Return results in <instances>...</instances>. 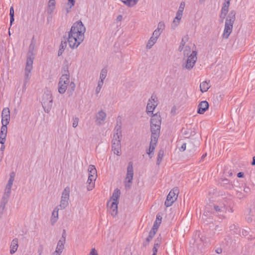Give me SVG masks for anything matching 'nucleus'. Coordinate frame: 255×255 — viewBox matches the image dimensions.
I'll list each match as a JSON object with an SVG mask.
<instances>
[{"instance_id":"f257e3e1","label":"nucleus","mask_w":255,"mask_h":255,"mask_svg":"<svg viewBox=\"0 0 255 255\" xmlns=\"http://www.w3.org/2000/svg\"><path fill=\"white\" fill-rule=\"evenodd\" d=\"M86 28L82 22L79 20L74 23L68 32V42L69 46L74 49L83 41Z\"/></svg>"},{"instance_id":"f03ea898","label":"nucleus","mask_w":255,"mask_h":255,"mask_svg":"<svg viewBox=\"0 0 255 255\" xmlns=\"http://www.w3.org/2000/svg\"><path fill=\"white\" fill-rule=\"evenodd\" d=\"M34 49V45L31 43L29 46V50L27 55L26 64L25 68L24 75L23 86V89L25 90L26 85L31 78V71L32 69V65L34 56L33 50Z\"/></svg>"},{"instance_id":"7ed1b4c3","label":"nucleus","mask_w":255,"mask_h":255,"mask_svg":"<svg viewBox=\"0 0 255 255\" xmlns=\"http://www.w3.org/2000/svg\"><path fill=\"white\" fill-rule=\"evenodd\" d=\"M236 12L235 10H231L226 17L225 27L222 34V37L228 39L232 33L233 24L236 19Z\"/></svg>"},{"instance_id":"20e7f679","label":"nucleus","mask_w":255,"mask_h":255,"mask_svg":"<svg viewBox=\"0 0 255 255\" xmlns=\"http://www.w3.org/2000/svg\"><path fill=\"white\" fill-rule=\"evenodd\" d=\"M41 104L45 112L48 113L52 108L53 104L52 96L50 92L47 91L44 93Z\"/></svg>"},{"instance_id":"39448f33","label":"nucleus","mask_w":255,"mask_h":255,"mask_svg":"<svg viewBox=\"0 0 255 255\" xmlns=\"http://www.w3.org/2000/svg\"><path fill=\"white\" fill-rule=\"evenodd\" d=\"M179 194V189L177 187H175L172 189L167 196L165 201L164 205L166 207L171 206L174 202L177 199Z\"/></svg>"},{"instance_id":"423d86ee","label":"nucleus","mask_w":255,"mask_h":255,"mask_svg":"<svg viewBox=\"0 0 255 255\" xmlns=\"http://www.w3.org/2000/svg\"><path fill=\"white\" fill-rule=\"evenodd\" d=\"M69 194L70 188L69 187H66L62 192L60 204L58 206L60 210H63L65 209L66 207L68 205Z\"/></svg>"},{"instance_id":"0eeeda50","label":"nucleus","mask_w":255,"mask_h":255,"mask_svg":"<svg viewBox=\"0 0 255 255\" xmlns=\"http://www.w3.org/2000/svg\"><path fill=\"white\" fill-rule=\"evenodd\" d=\"M11 187H5L3 195L0 205V216H1L5 210V205L8 202L9 196L11 194Z\"/></svg>"},{"instance_id":"6e6552de","label":"nucleus","mask_w":255,"mask_h":255,"mask_svg":"<svg viewBox=\"0 0 255 255\" xmlns=\"http://www.w3.org/2000/svg\"><path fill=\"white\" fill-rule=\"evenodd\" d=\"M157 97L155 95H152L150 98L148 100V103L146 106V113L149 116L153 115V112L156 106Z\"/></svg>"},{"instance_id":"1a4fd4ad","label":"nucleus","mask_w":255,"mask_h":255,"mask_svg":"<svg viewBox=\"0 0 255 255\" xmlns=\"http://www.w3.org/2000/svg\"><path fill=\"white\" fill-rule=\"evenodd\" d=\"M122 137V123L121 121L119 122L118 120H117V125L114 130V135L112 141L115 142V141H117L121 142Z\"/></svg>"},{"instance_id":"9d476101","label":"nucleus","mask_w":255,"mask_h":255,"mask_svg":"<svg viewBox=\"0 0 255 255\" xmlns=\"http://www.w3.org/2000/svg\"><path fill=\"white\" fill-rule=\"evenodd\" d=\"M133 171L132 167V162H129L127 168V173L126 178L125 186L130 187V183L132 182L133 179Z\"/></svg>"},{"instance_id":"9b49d317","label":"nucleus","mask_w":255,"mask_h":255,"mask_svg":"<svg viewBox=\"0 0 255 255\" xmlns=\"http://www.w3.org/2000/svg\"><path fill=\"white\" fill-rule=\"evenodd\" d=\"M196 60L197 52L193 51L192 53L188 57L185 68L188 70H191L194 66Z\"/></svg>"},{"instance_id":"f8f14e48","label":"nucleus","mask_w":255,"mask_h":255,"mask_svg":"<svg viewBox=\"0 0 255 255\" xmlns=\"http://www.w3.org/2000/svg\"><path fill=\"white\" fill-rule=\"evenodd\" d=\"M56 2L55 0H49L48 3L47 8L46 11L47 13V19L48 21L51 20L52 18V14L55 9Z\"/></svg>"},{"instance_id":"ddd939ff","label":"nucleus","mask_w":255,"mask_h":255,"mask_svg":"<svg viewBox=\"0 0 255 255\" xmlns=\"http://www.w3.org/2000/svg\"><path fill=\"white\" fill-rule=\"evenodd\" d=\"M161 125H150L151 138L158 139L160 132Z\"/></svg>"},{"instance_id":"4468645a","label":"nucleus","mask_w":255,"mask_h":255,"mask_svg":"<svg viewBox=\"0 0 255 255\" xmlns=\"http://www.w3.org/2000/svg\"><path fill=\"white\" fill-rule=\"evenodd\" d=\"M10 119V116L9 108H3L1 112V123L9 124Z\"/></svg>"},{"instance_id":"2eb2a0df","label":"nucleus","mask_w":255,"mask_h":255,"mask_svg":"<svg viewBox=\"0 0 255 255\" xmlns=\"http://www.w3.org/2000/svg\"><path fill=\"white\" fill-rule=\"evenodd\" d=\"M65 243V239H61L57 243L55 251L51 255H61L64 249Z\"/></svg>"},{"instance_id":"dca6fc26","label":"nucleus","mask_w":255,"mask_h":255,"mask_svg":"<svg viewBox=\"0 0 255 255\" xmlns=\"http://www.w3.org/2000/svg\"><path fill=\"white\" fill-rule=\"evenodd\" d=\"M63 69L65 73L62 74L60 77L59 80L64 83V84L68 86L70 83V75L68 70V67L65 66L63 67Z\"/></svg>"},{"instance_id":"f3484780","label":"nucleus","mask_w":255,"mask_h":255,"mask_svg":"<svg viewBox=\"0 0 255 255\" xmlns=\"http://www.w3.org/2000/svg\"><path fill=\"white\" fill-rule=\"evenodd\" d=\"M107 114L103 111H99L96 115V122L98 125H102L106 120Z\"/></svg>"},{"instance_id":"a211bd4d","label":"nucleus","mask_w":255,"mask_h":255,"mask_svg":"<svg viewBox=\"0 0 255 255\" xmlns=\"http://www.w3.org/2000/svg\"><path fill=\"white\" fill-rule=\"evenodd\" d=\"M214 209L218 215L221 216L226 211V206L223 203H219L218 205H214Z\"/></svg>"},{"instance_id":"6ab92c4d","label":"nucleus","mask_w":255,"mask_h":255,"mask_svg":"<svg viewBox=\"0 0 255 255\" xmlns=\"http://www.w3.org/2000/svg\"><path fill=\"white\" fill-rule=\"evenodd\" d=\"M208 108V103L206 101H203L198 105L197 113L199 114H203Z\"/></svg>"},{"instance_id":"aec40b11","label":"nucleus","mask_w":255,"mask_h":255,"mask_svg":"<svg viewBox=\"0 0 255 255\" xmlns=\"http://www.w3.org/2000/svg\"><path fill=\"white\" fill-rule=\"evenodd\" d=\"M230 3V2H229V1H226V2L223 3L220 15V17L222 19V22H223L224 19L226 17L228 12Z\"/></svg>"},{"instance_id":"412c9836","label":"nucleus","mask_w":255,"mask_h":255,"mask_svg":"<svg viewBox=\"0 0 255 255\" xmlns=\"http://www.w3.org/2000/svg\"><path fill=\"white\" fill-rule=\"evenodd\" d=\"M150 119V125H159L161 124V118L159 113L152 115Z\"/></svg>"},{"instance_id":"4be33fe9","label":"nucleus","mask_w":255,"mask_h":255,"mask_svg":"<svg viewBox=\"0 0 255 255\" xmlns=\"http://www.w3.org/2000/svg\"><path fill=\"white\" fill-rule=\"evenodd\" d=\"M112 150L114 154L120 156L121 154V142L116 141V142L112 141Z\"/></svg>"},{"instance_id":"5701e85b","label":"nucleus","mask_w":255,"mask_h":255,"mask_svg":"<svg viewBox=\"0 0 255 255\" xmlns=\"http://www.w3.org/2000/svg\"><path fill=\"white\" fill-rule=\"evenodd\" d=\"M118 202L113 201L110 203V201L107 203V207H110L111 211V215L112 216H116L118 213Z\"/></svg>"},{"instance_id":"b1692460","label":"nucleus","mask_w":255,"mask_h":255,"mask_svg":"<svg viewBox=\"0 0 255 255\" xmlns=\"http://www.w3.org/2000/svg\"><path fill=\"white\" fill-rule=\"evenodd\" d=\"M157 140L158 139H153L152 138H151L150 145L148 150L149 151L148 152H147V154H148L150 158H151L152 157L153 153H152V152H153L155 148Z\"/></svg>"},{"instance_id":"393cba45","label":"nucleus","mask_w":255,"mask_h":255,"mask_svg":"<svg viewBox=\"0 0 255 255\" xmlns=\"http://www.w3.org/2000/svg\"><path fill=\"white\" fill-rule=\"evenodd\" d=\"M88 172H89V179L90 180L91 178H97V170L95 166L93 165H90L88 167Z\"/></svg>"},{"instance_id":"a878e982","label":"nucleus","mask_w":255,"mask_h":255,"mask_svg":"<svg viewBox=\"0 0 255 255\" xmlns=\"http://www.w3.org/2000/svg\"><path fill=\"white\" fill-rule=\"evenodd\" d=\"M156 232L151 230L149 233L148 237L145 239V240L143 242L142 245L143 247H146L148 246L150 242L152 240L154 237Z\"/></svg>"},{"instance_id":"bb28decb","label":"nucleus","mask_w":255,"mask_h":255,"mask_svg":"<svg viewBox=\"0 0 255 255\" xmlns=\"http://www.w3.org/2000/svg\"><path fill=\"white\" fill-rule=\"evenodd\" d=\"M162 217L160 215L157 214L156 215V220L154 222L153 225L151 230L157 232L159 225L161 223Z\"/></svg>"},{"instance_id":"cd10ccee","label":"nucleus","mask_w":255,"mask_h":255,"mask_svg":"<svg viewBox=\"0 0 255 255\" xmlns=\"http://www.w3.org/2000/svg\"><path fill=\"white\" fill-rule=\"evenodd\" d=\"M18 239L15 238L14 239L11 243L10 245V253L12 255L14 253H15V252L17 251V248H18Z\"/></svg>"},{"instance_id":"c85d7f7f","label":"nucleus","mask_w":255,"mask_h":255,"mask_svg":"<svg viewBox=\"0 0 255 255\" xmlns=\"http://www.w3.org/2000/svg\"><path fill=\"white\" fill-rule=\"evenodd\" d=\"M210 81H204L200 85V91L202 93L206 92L210 88V85H209Z\"/></svg>"},{"instance_id":"c756f323","label":"nucleus","mask_w":255,"mask_h":255,"mask_svg":"<svg viewBox=\"0 0 255 255\" xmlns=\"http://www.w3.org/2000/svg\"><path fill=\"white\" fill-rule=\"evenodd\" d=\"M59 210H60L58 207H56L54 208L52 214V217L51 221L52 223H55L58 218V211Z\"/></svg>"},{"instance_id":"7c9ffc66","label":"nucleus","mask_w":255,"mask_h":255,"mask_svg":"<svg viewBox=\"0 0 255 255\" xmlns=\"http://www.w3.org/2000/svg\"><path fill=\"white\" fill-rule=\"evenodd\" d=\"M67 88V86L64 84L62 82L59 80L58 83V92L60 94H63L65 92Z\"/></svg>"},{"instance_id":"2f4dec72","label":"nucleus","mask_w":255,"mask_h":255,"mask_svg":"<svg viewBox=\"0 0 255 255\" xmlns=\"http://www.w3.org/2000/svg\"><path fill=\"white\" fill-rule=\"evenodd\" d=\"M188 39H189V38H188V35H185L182 37L180 46L178 48V50L179 51H181L183 50V49H184V47L185 46L186 43L188 40Z\"/></svg>"},{"instance_id":"473e14b6","label":"nucleus","mask_w":255,"mask_h":255,"mask_svg":"<svg viewBox=\"0 0 255 255\" xmlns=\"http://www.w3.org/2000/svg\"><path fill=\"white\" fill-rule=\"evenodd\" d=\"M96 178H91V180H90L89 179V178L88 179V180H87V183L88 184L87 185V190L88 191H90V190H92L93 189V188H94V186H95V181L96 180Z\"/></svg>"},{"instance_id":"72a5a7b5","label":"nucleus","mask_w":255,"mask_h":255,"mask_svg":"<svg viewBox=\"0 0 255 255\" xmlns=\"http://www.w3.org/2000/svg\"><path fill=\"white\" fill-rule=\"evenodd\" d=\"M121 192L120 190L117 188L116 189L113 193V195L112 197V198L113 200V201L118 202V199L119 198L120 196Z\"/></svg>"},{"instance_id":"f704fd0d","label":"nucleus","mask_w":255,"mask_h":255,"mask_svg":"<svg viewBox=\"0 0 255 255\" xmlns=\"http://www.w3.org/2000/svg\"><path fill=\"white\" fill-rule=\"evenodd\" d=\"M157 39L154 38L153 36H151L149 40L148 41V42L146 44V48L150 49L153 45L156 42Z\"/></svg>"},{"instance_id":"c9c22d12","label":"nucleus","mask_w":255,"mask_h":255,"mask_svg":"<svg viewBox=\"0 0 255 255\" xmlns=\"http://www.w3.org/2000/svg\"><path fill=\"white\" fill-rule=\"evenodd\" d=\"M221 184L226 188L231 189L233 188V184L227 179H223Z\"/></svg>"},{"instance_id":"e433bc0d","label":"nucleus","mask_w":255,"mask_h":255,"mask_svg":"<svg viewBox=\"0 0 255 255\" xmlns=\"http://www.w3.org/2000/svg\"><path fill=\"white\" fill-rule=\"evenodd\" d=\"M164 155V150L160 149L158 152L156 164L159 165L162 161V158Z\"/></svg>"},{"instance_id":"4c0bfd02","label":"nucleus","mask_w":255,"mask_h":255,"mask_svg":"<svg viewBox=\"0 0 255 255\" xmlns=\"http://www.w3.org/2000/svg\"><path fill=\"white\" fill-rule=\"evenodd\" d=\"M66 46H67L66 41H64V42H63V41H62V42L60 44V48L58 52V56L62 55Z\"/></svg>"},{"instance_id":"58836bf2","label":"nucleus","mask_w":255,"mask_h":255,"mask_svg":"<svg viewBox=\"0 0 255 255\" xmlns=\"http://www.w3.org/2000/svg\"><path fill=\"white\" fill-rule=\"evenodd\" d=\"M14 179V173L12 172L10 175V177L9 178V180L8 181V183L6 184V187H12V185L13 184V182Z\"/></svg>"},{"instance_id":"ea45409f","label":"nucleus","mask_w":255,"mask_h":255,"mask_svg":"<svg viewBox=\"0 0 255 255\" xmlns=\"http://www.w3.org/2000/svg\"><path fill=\"white\" fill-rule=\"evenodd\" d=\"M75 84L73 82H71L70 83L69 88L68 89V91H67L68 93H69V96L73 94V92L75 90Z\"/></svg>"},{"instance_id":"a19ab883","label":"nucleus","mask_w":255,"mask_h":255,"mask_svg":"<svg viewBox=\"0 0 255 255\" xmlns=\"http://www.w3.org/2000/svg\"><path fill=\"white\" fill-rule=\"evenodd\" d=\"M107 69L106 68H103L101 71V73H100V79L101 80H103L104 81V79L106 78L107 75Z\"/></svg>"},{"instance_id":"79ce46f5","label":"nucleus","mask_w":255,"mask_h":255,"mask_svg":"<svg viewBox=\"0 0 255 255\" xmlns=\"http://www.w3.org/2000/svg\"><path fill=\"white\" fill-rule=\"evenodd\" d=\"M7 132L0 131V143H5L6 141Z\"/></svg>"},{"instance_id":"37998d69","label":"nucleus","mask_w":255,"mask_h":255,"mask_svg":"<svg viewBox=\"0 0 255 255\" xmlns=\"http://www.w3.org/2000/svg\"><path fill=\"white\" fill-rule=\"evenodd\" d=\"M183 50V54L184 55H187L188 56L189 54L191 52V48L190 46L186 45L184 47Z\"/></svg>"},{"instance_id":"c03bdc74","label":"nucleus","mask_w":255,"mask_h":255,"mask_svg":"<svg viewBox=\"0 0 255 255\" xmlns=\"http://www.w3.org/2000/svg\"><path fill=\"white\" fill-rule=\"evenodd\" d=\"M180 22V20H178V19L175 18L171 24V28L174 29L179 24Z\"/></svg>"},{"instance_id":"a18cd8bd","label":"nucleus","mask_w":255,"mask_h":255,"mask_svg":"<svg viewBox=\"0 0 255 255\" xmlns=\"http://www.w3.org/2000/svg\"><path fill=\"white\" fill-rule=\"evenodd\" d=\"M165 28L164 23L162 21H160L158 23L157 30H159L160 31L162 32L163 30Z\"/></svg>"},{"instance_id":"49530a36","label":"nucleus","mask_w":255,"mask_h":255,"mask_svg":"<svg viewBox=\"0 0 255 255\" xmlns=\"http://www.w3.org/2000/svg\"><path fill=\"white\" fill-rule=\"evenodd\" d=\"M79 119L78 117H74L73 118L72 126L73 128H76L78 125Z\"/></svg>"},{"instance_id":"de8ad7c7","label":"nucleus","mask_w":255,"mask_h":255,"mask_svg":"<svg viewBox=\"0 0 255 255\" xmlns=\"http://www.w3.org/2000/svg\"><path fill=\"white\" fill-rule=\"evenodd\" d=\"M161 32L159 30L155 29L153 31L152 36L154 37V38L157 40L158 37L160 36L161 34Z\"/></svg>"},{"instance_id":"09e8293b","label":"nucleus","mask_w":255,"mask_h":255,"mask_svg":"<svg viewBox=\"0 0 255 255\" xmlns=\"http://www.w3.org/2000/svg\"><path fill=\"white\" fill-rule=\"evenodd\" d=\"M185 4L184 2H181L177 11L183 13V12L184 7H185Z\"/></svg>"},{"instance_id":"8fccbe9b","label":"nucleus","mask_w":255,"mask_h":255,"mask_svg":"<svg viewBox=\"0 0 255 255\" xmlns=\"http://www.w3.org/2000/svg\"><path fill=\"white\" fill-rule=\"evenodd\" d=\"M2 126L0 128V131L7 132V126L8 124L1 123Z\"/></svg>"},{"instance_id":"3c124183","label":"nucleus","mask_w":255,"mask_h":255,"mask_svg":"<svg viewBox=\"0 0 255 255\" xmlns=\"http://www.w3.org/2000/svg\"><path fill=\"white\" fill-rule=\"evenodd\" d=\"M75 3V0H68L67 5L69 6V9H71L74 5Z\"/></svg>"},{"instance_id":"603ef678","label":"nucleus","mask_w":255,"mask_h":255,"mask_svg":"<svg viewBox=\"0 0 255 255\" xmlns=\"http://www.w3.org/2000/svg\"><path fill=\"white\" fill-rule=\"evenodd\" d=\"M120 0L122 1L124 4H125L126 5H127L128 6H130L132 5L131 4L132 0Z\"/></svg>"},{"instance_id":"864d4df0","label":"nucleus","mask_w":255,"mask_h":255,"mask_svg":"<svg viewBox=\"0 0 255 255\" xmlns=\"http://www.w3.org/2000/svg\"><path fill=\"white\" fill-rule=\"evenodd\" d=\"M182 15H183V13L177 11L176 14V17L175 18V19H178V20H180L182 18Z\"/></svg>"},{"instance_id":"5fc2aeb1","label":"nucleus","mask_w":255,"mask_h":255,"mask_svg":"<svg viewBox=\"0 0 255 255\" xmlns=\"http://www.w3.org/2000/svg\"><path fill=\"white\" fill-rule=\"evenodd\" d=\"M89 255H98L97 251L95 248L92 249Z\"/></svg>"},{"instance_id":"6e6d98bb","label":"nucleus","mask_w":255,"mask_h":255,"mask_svg":"<svg viewBox=\"0 0 255 255\" xmlns=\"http://www.w3.org/2000/svg\"><path fill=\"white\" fill-rule=\"evenodd\" d=\"M241 234L242 236L246 237L248 235L249 232L246 230L243 229Z\"/></svg>"},{"instance_id":"4d7b16f0","label":"nucleus","mask_w":255,"mask_h":255,"mask_svg":"<svg viewBox=\"0 0 255 255\" xmlns=\"http://www.w3.org/2000/svg\"><path fill=\"white\" fill-rule=\"evenodd\" d=\"M186 144L185 143H183L180 148H179V150L180 151H184L186 149Z\"/></svg>"},{"instance_id":"13d9d810","label":"nucleus","mask_w":255,"mask_h":255,"mask_svg":"<svg viewBox=\"0 0 255 255\" xmlns=\"http://www.w3.org/2000/svg\"><path fill=\"white\" fill-rule=\"evenodd\" d=\"M14 9H13V7L12 6H11L10 8V10H9V15L10 16H14Z\"/></svg>"},{"instance_id":"bf43d9fd","label":"nucleus","mask_w":255,"mask_h":255,"mask_svg":"<svg viewBox=\"0 0 255 255\" xmlns=\"http://www.w3.org/2000/svg\"><path fill=\"white\" fill-rule=\"evenodd\" d=\"M1 144V146L0 148V152H4V149L5 148V146L4 145V143H0Z\"/></svg>"},{"instance_id":"052dcab7","label":"nucleus","mask_w":255,"mask_h":255,"mask_svg":"<svg viewBox=\"0 0 255 255\" xmlns=\"http://www.w3.org/2000/svg\"><path fill=\"white\" fill-rule=\"evenodd\" d=\"M103 84H104V81L103 80H100L99 81H98V87L102 88L103 85Z\"/></svg>"},{"instance_id":"680f3d73","label":"nucleus","mask_w":255,"mask_h":255,"mask_svg":"<svg viewBox=\"0 0 255 255\" xmlns=\"http://www.w3.org/2000/svg\"><path fill=\"white\" fill-rule=\"evenodd\" d=\"M244 173L242 172H240L237 174V177L239 178H243L244 177Z\"/></svg>"},{"instance_id":"e2e57ef3","label":"nucleus","mask_w":255,"mask_h":255,"mask_svg":"<svg viewBox=\"0 0 255 255\" xmlns=\"http://www.w3.org/2000/svg\"><path fill=\"white\" fill-rule=\"evenodd\" d=\"M122 19H123V16L122 15H119L117 16L116 20L117 21H122Z\"/></svg>"},{"instance_id":"0e129e2a","label":"nucleus","mask_w":255,"mask_h":255,"mask_svg":"<svg viewBox=\"0 0 255 255\" xmlns=\"http://www.w3.org/2000/svg\"><path fill=\"white\" fill-rule=\"evenodd\" d=\"M14 16L12 15L10 16V25L11 26L12 22L14 21Z\"/></svg>"},{"instance_id":"69168bd1","label":"nucleus","mask_w":255,"mask_h":255,"mask_svg":"<svg viewBox=\"0 0 255 255\" xmlns=\"http://www.w3.org/2000/svg\"><path fill=\"white\" fill-rule=\"evenodd\" d=\"M255 238V236L254 235H249V236L247 237V239L249 240H252Z\"/></svg>"},{"instance_id":"338daca9","label":"nucleus","mask_w":255,"mask_h":255,"mask_svg":"<svg viewBox=\"0 0 255 255\" xmlns=\"http://www.w3.org/2000/svg\"><path fill=\"white\" fill-rule=\"evenodd\" d=\"M176 107L175 106L173 107L171 111V113L174 115L176 112Z\"/></svg>"},{"instance_id":"774afa93","label":"nucleus","mask_w":255,"mask_h":255,"mask_svg":"<svg viewBox=\"0 0 255 255\" xmlns=\"http://www.w3.org/2000/svg\"><path fill=\"white\" fill-rule=\"evenodd\" d=\"M216 252L218 254H220L222 253V249L221 248H218L216 250Z\"/></svg>"}]
</instances>
